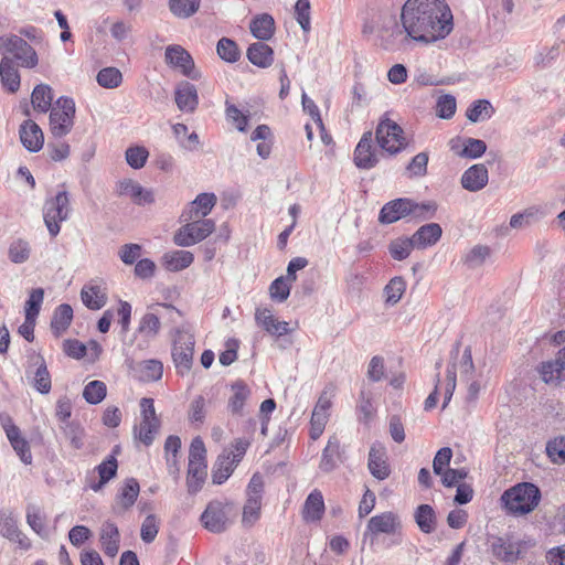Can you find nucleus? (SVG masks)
Masks as SVG:
<instances>
[{
	"label": "nucleus",
	"instance_id": "obj_32",
	"mask_svg": "<svg viewBox=\"0 0 565 565\" xmlns=\"http://www.w3.org/2000/svg\"><path fill=\"white\" fill-rule=\"evenodd\" d=\"M83 303L90 310H98L106 305L107 294L98 285H85L81 291Z\"/></svg>",
	"mask_w": 565,
	"mask_h": 565
},
{
	"label": "nucleus",
	"instance_id": "obj_6",
	"mask_svg": "<svg viewBox=\"0 0 565 565\" xmlns=\"http://www.w3.org/2000/svg\"><path fill=\"white\" fill-rule=\"evenodd\" d=\"M74 116V100L68 97H60L50 114L51 134L58 139L66 136L73 128Z\"/></svg>",
	"mask_w": 565,
	"mask_h": 565
},
{
	"label": "nucleus",
	"instance_id": "obj_19",
	"mask_svg": "<svg viewBox=\"0 0 565 565\" xmlns=\"http://www.w3.org/2000/svg\"><path fill=\"white\" fill-rule=\"evenodd\" d=\"M118 194L130 198L138 205L150 204L154 201L152 191L146 190L131 179H125L118 183Z\"/></svg>",
	"mask_w": 565,
	"mask_h": 565
},
{
	"label": "nucleus",
	"instance_id": "obj_31",
	"mask_svg": "<svg viewBox=\"0 0 565 565\" xmlns=\"http://www.w3.org/2000/svg\"><path fill=\"white\" fill-rule=\"evenodd\" d=\"M249 29L254 38L267 41L275 33L274 18L268 13L259 14L250 21Z\"/></svg>",
	"mask_w": 565,
	"mask_h": 565
},
{
	"label": "nucleus",
	"instance_id": "obj_2",
	"mask_svg": "<svg viewBox=\"0 0 565 565\" xmlns=\"http://www.w3.org/2000/svg\"><path fill=\"white\" fill-rule=\"evenodd\" d=\"M541 501V491L531 482H521L501 495V502L507 512L514 516L526 515L534 511Z\"/></svg>",
	"mask_w": 565,
	"mask_h": 565
},
{
	"label": "nucleus",
	"instance_id": "obj_18",
	"mask_svg": "<svg viewBox=\"0 0 565 565\" xmlns=\"http://www.w3.org/2000/svg\"><path fill=\"white\" fill-rule=\"evenodd\" d=\"M129 367L137 380L146 383L159 381L163 373V364L156 359L132 362Z\"/></svg>",
	"mask_w": 565,
	"mask_h": 565
},
{
	"label": "nucleus",
	"instance_id": "obj_29",
	"mask_svg": "<svg viewBox=\"0 0 565 565\" xmlns=\"http://www.w3.org/2000/svg\"><path fill=\"white\" fill-rule=\"evenodd\" d=\"M0 77L3 86L15 93L20 87V74L10 56L4 55L0 62Z\"/></svg>",
	"mask_w": 565,
	"mask_h": 565
},
{
	"label": "nucleus",
	"instance_id": "obj_3",
	"mask_svg": "<svg viewBox=\"0 0 565 565\" xmlns=\"http://www.w3.org/2000/svg\"><path fill=\"white\" fill-rule=\"evenodd\" d=\"M206 449L203 440L195 437L189 450V467L186 476L188 491L191 494L199 492L206 479Z\"/></svg>",
	"mask_w": 565,
	"mask_h": 565
},
{
	"label": "nucleus",
	"instance_id": "obj_44",
	"mask_svg": "<svg viewBox=\"0 0 565 565\" xmlns=\"http://www.w3.org/2000/svg\"><path fill=\"white\" fill-rule=\"evenodd\" d=\"M161 328L160 318L154 312H147L140 319L138 332L141 333L148 340L154 339Z\"/></svg>",
	"mask_w": 565,
	"mask_h": 565
},
{
	"label": "nucleus",
	"instance_id": "obj_60",
	"mask_svg": "<svg viewBox=\"0 0 565 565\" xmlns=\"http://www.w3.org/2000/svg\"><path fill=\"white\" fill-rule=\"evenodd\" d=\"M159 532V522L154 514L146 516L141 524L140 536L145 543H151L154 541Z\"/></svg>",
	"mask_w": 565,
	"mask_h": 565
},
{
	"label": "nucleus",
	"instance_id": "obj_38",
	"mask_svg": "<svg viewBox=\"0 0 565 565\" xmlns=\"http://www.w3.org/2000/svg\"><path fill=\"white\" fill-rule=\"evenodd\" d=\"M36 371L34 372L32 386L41 394H47L52 387L51 375L42 355L36 356Z\"/></svg>",
	"mask_w": 565,
	"mask_h": 565
},
{
	"label": "nucleus",
	"instance_id": "obj_45",
	"mask_svg": "<svg viewBox=\"0 0 565 565\" xmlns=\"http://www.w3.org/2000/svg\"><path fill=\"white\" fill-rule=\"evenodd\" d=\"M414 248H416V246L412 236L396 238L388 245L390 254L396 260L406 259Z\"/></svg>",
	"mask_w": 565,
	"mask_h": 565
},
{
	"label": "nucleus",
	"instance_id": "obj_11",
	"mask_svg": "<svg viewBox=\"0 0 565 565\" xmlns=\"http://www.w3.org/2000/svg\"><path fill=\"white\" fill-rule=\"evenodd\" d=\"M457 370L460 371L461 375H468L472 373L473 362L471 350L469 348L465 349L458 363L454 361L447 369L443 408H446L456 388Z\"/></svg>",
	"mask_w": 565,
	"mask_h": 565
},
{
	"label": "nucleus",
	"instance_id": "obj_34",
	"mask_svg": "<svg viewBox=\"0 0 565 565\" xmlns=\"http://www.w3.org/2000/svg\"><path fill=\"white\" fill-rule=\"evenodd\" d=\"M324 512V502L322 493L313 490L306 499L303 505V519L307 522L319 521Z\"/></svg>",
	"mask_w": 565,
	"mask_h": 565
},
{
	"label": "nucleus",
	"instance_id": "obj_21",
	"mask_svg": "<svg viewBox=\"0 0 565 565\" xmlns=\"http://www.w3.org/2000/svg\"><path fill=\"white\" fill-rule=\"evenodd\" d=\"M215 203L216 196L213 193H201L183 211L181 220H191L193 217L205 218Z\"/></svg>",
	"mask_w": 565,
	"mask_h": 565
},
{
	"label": "nucleus",
	"instance_id": "obj_48",
	"mask_svg": "<svg viewBox=\"0 0 565 565\" xmlns=\"http://www.w3.org/2000/svg\"><path fill=\"white\" fill-rule=\"evenodd\" d=\"M97 83L104 88H117L122 82V74L116 67L102 68L97 74Z\"/></svg>",
	"mask_w": 565,
	"mask_h": 565
},
{
	"label": "nucleus",
	"instance_id": "obj_12",
	"mask_svg": "<svg viewBox=\"0 0 565 565\" xmlns=\"http://www.w3.org/2000/svg\"><path fill=\"white\" fill-rule=\"evenodd\" d=\"M164 60L168 65L179 70L184 76L192 79L199 77L194 61L190 53L181 45L173 44L166 47Z\"/></svg>",
	"mask_w": 565,
	"mask_h": 565
},
{
	"label": "nucleus",
	"instance_id": "obj_41",
	"mask_svg": "<svg viewBox=\"0 0 565 565\" xmlns=\"http://www.w3.org/2000/svg\"><path fill=\"white\" fill-rule=\"evenodd\" d=\"M201 0H169L170 12L180 19L194 15L200 9Z\"/></svg>",
	"mask_w": 565,
	"mask_h": 565
},
{
	"label": "nucleus",
	"instance_id": "obj_30",
	"mask_svg": "<svg viewBox=\"0 0 565 565\" xmlns=\"http://www.w3.org/2000/svg\"><path fill=\"white\" fill-rule=\"evenodd\" d=\"M140 492V487L135 478L127 479L117 495L118 513L129 510L136 502Z\"/></svg>",
	"mask_w": 565,
	"mask_h": 565
},
{
	"label": "nucleus",
	"instance_id": "obj_10",
	"mask_svg": "<svg viewBox=\"0 0 565 565\" xmlns=\"http://www.w3.org/2000/svg\"><path fill=\"white\" fill-rule=\"evenodd\" d=\"M230 515H233V507L231 504L212 501L202 513L201 522L210 532L221 533L231 523Z\"/></svg>",
	"mask_w": 565,
	"mask_h": 565
},
{
	"label": "nucleus",
	"instance_id": "obj_16",
	"mask_svg": "<svg viewBox=\"0 0 565 565\" xmlns=\"http://www.w3.org/2000/svg\"><path fill=\"white\" fill-rule=\"evenodd\" d=\"M367 468L377 480H385L391 473L387 454L384 446L374 444L369 452Z\"/></svg>",
	"mask_w": 565,
	"mask_h": 565
},
{
	"label": "nucleus",
	"instance_id": "obj_49",
	"mask_svg": "<svg viewBox=\"0 0 565 565\" xmlns=\"http://www.w3.org/2000/svg\"><path fill=\"white\" fill-rule=\"evenodd\" d=\"M107 393L106 384L102 381H92L84 387L83 397L89 404L96 405L100 403Z\"/></svg>",
	"mask_w": 565,
	"mask_h": 565
},
{
	"label": "nucleus",
	"instance_id": "obj_36",
	"mask_svg": "<svg viewBox=\"0 0 565 565\" xmlns=\"http://www.w3.org/2000/svg\"><path fill=\"white\" fill-rule=\"evenodd\" d=\"M340 439L335 435L331 436L322 451L319 466L322 471L330 472L335 468L337 459L340 458Z\"/></svg>",
	"mask_w": 565,
	"mask_h": 565
},
{
	"label": "nucleus",
	"instance_id": "obj_5",
	"mask_svg": "<svg viewBox=\"0 0 565 565\" xmlns=\"http://www.w3.org/2000/svg\"><path fill=\"white\" fill-rule=\"evenodd\" d=\"M185 222L173 236V242L178 246L189 247L205 239L215 230V222L211 218L193 217L182 220Z\"/></svg>",
	"mask_w": 565,
	"mask_h": 565
},
{
	"label": "nucleus",
	"instance_id": "obj_39",
	"mask_svg": "<svg viewBox=\"0 0 565 565\" xmlns=\"http://www.w3.org/2000/svg\"><path fill=\"white\" fill-rule=\"evenodd\" d=\"M73 319V309L67 303L60 305L52 318L51 329L56 337H60L71 324Z\"/></svg>",
	"mask_w": 565,
	"mask_h": 565
},
{
	"label": "nucleus",
	"instance_id": "obj_50",
	"mask_svg": "<svg viewBox=\"0 0 565 565\" xmlns=\"http://www.w3.org/2000/svg\"><path fill=\"white\" fill-rule=\"evenodd\" d=\"M491 248L489 246L476 245L462 258L469 268L481 266L490 257Z\"/></svg>",
	"mask_w": 565,
	"mask_h": 565
},
{
	"label": "nucleus",
	"instance_id": "obj_43",
	"mask_svg": "<svg viewBox=\"0 0 565 565\" xmlns=\"http://www.w3.org/2000/svg\"><path fill=\"white\" fill-rule=\"evenodd\" d=\"M64 438L74 449H81L84 446V428L77 422H70L58 426Z\"/></svg>",
	"mask_w": 565,
	"mask_h": 565
},
{
	"label": "nucleus",
	"instance_id": "obj_53",
	"mask_svg": "<svg viewBox=\"0 0 565 565\" xmlns=\"http://www.w3.org/2000/svg\"><path fill=\"white\" fill-rule=\"evenodd\" d=\"M159 427V420H141L139 428L135 427V434L143 445L149 446L152 444Z\"/></svg>",
	"mask_w": 565,
	"mask_h": 565
},
{
	"label": "nucleus",
	"instance_id": "obj_25",
	"mask_svg": "<svg viewBox=\"0 0 565 565\" xmlns=\"http://www.w3.org/2000/svg\"><path fill=\"white\" fill-rule=\"evenodd\" d=\"M488 170L483 164H475L466 170L461 177L462 188L475 192L481 190L488 183Z\"/></svg>",
	"mask_w": 565,
	"mask_h": 565
},
{
	"label": "nucleus",
	"instance_id": "obj_8",
	"mask_svg": "<svg viewBox=\"0 0 565 565\" xmlns=\"http://www.w3.org/2000/svg\"><path fill=\"white\" fill-rule=\"evenodd\" d=\"M375 137L381 149L390 154H396L406 147L402 127L388 118L379 122Z\"/></svg>",
	"mask_w": 565,
	"mask_h": 565
},
{
	"label": "nucleus",
	"instance_id": "obj_1",
	"mask_svg": "<svg viewBox=\"0 0 565 565\" xmlns=\"http://www.w3.org/2000/svg\"><path fill=\"white\" fill-rule=\"evenodd\" d=\"M401 20L407 36L422 43L444 39L452 30L451 10L445 0H407Z\"/></svg>",
	"mask_w": 565,
	"mask_h": 565
},
{
	"label": "nucleus",
	"instance_id": "obj_26",
	"mask_svg": "<svg viewBox=\"0 0 565 565\" xmlns=\"http://www.w3.org/2000/svg\"><path fill=\"white\" fill-rule=\"evenodd\" d=\"M246 55L252 64L260 68H267L274 62V51L268 44L264 43V41L250 44Z\"/></svg>",
	"mask_w": 565,
	"mask_h": 565
},
{
	"label": "nucleus",
	"instance_id": "obj_13",
	"mask_svg": "<svg viewBox=\"0 0 565 565\" xmlns=\"http://www.w3.org/2000/svg\"><path fill=\"white\" fill-rule=\"evenodd\" d=\"M0 534L7 540L17 543L20 548L29 550L30 540L18 527L17 519L12 512H0Z\"/></svg>",
	"mask_w": 565,
	"mask_h": 565
},
{
	"label": "nucleus",
	"instance_id": "obj_24",
	"mask_svg": "<svg viewBox=\"0 0 565 565\" xmlns=\"http://www.w3.org/2000/svg\"><path fill=\"white\" fill-rule=\"evenodd\" d=\"M175 104L182 111L193 113L199 104L195 86L189 82H181L175 88Z\"/></svg>",
	"mask_w": 565,
	"mask_h": 565
},
{
	"label": "nucleus",
	"instance_id": "obj_9",
	"mask_svg": "<svg viewBox=\"0 0 565 565\" xmlns=\"http://www.w3.org/2000/svg\"><path fill=\"white\" fill-rule=\"evenodd\" d=\"M71 212L70 198L66 191L58 192L47 200L44 206V223L51 236L60 233V223L67 220Z\"/></svg>",
	"mask_w": 565,
	"mask_h": 565
},
{
	"label": "nucleus",
	"instance_id": "obj_62",
	"mask_svg": "<svg viewBox=\"0 0 565 565\" xmlns=\"http://www.w3.org/2000/svg\"><path fill=\"white\" fill-rule=\"evenodd\" d=\"M149 152L145 147H130L126 150V161L132 169H140L146 164Z\"/></svg>",
	"mask_w": 565,
	"mask_h": 565
},
{
	"label": "nucleus",
	"instance_id": "obj_37",
	"mask_svg": "<svg viewBox=\"0 0 565 565\" xmlns=\"http://www.w3.org/2000/svg\"><path fill=\"white\" fill-rule=\"evenodd\" d=\"M53 92L51 86L39 84L34 87L31 95V103L35 110L46 113L52 109Z\"/></svg>",
	"mask_w": 565,
	"mask_h": 565
},
{
	"label": "nucleus",
	"instance_id": "obj_59",
	"mask_svg": "<svg viewBox=\"0 0 565 565\" xmlns=\"http://www.w3.org/2000/svg\"><path fill=\"white\" fill-rule=\"evenodd\" d=\"M26 522L31 526V529L38 534L42 533L45 530V518L41 509L36 505H28Z\"/></svg>",
	"mask_w": 565,
	"mask_h": 565
},
{
	"label": "nucleus",
	"instance_id": "obj_47",
	"mask_svg": "<svg viewBox=\"0 0 565 565\" xmlns=\"http://www.w3.org/2000/svg\"><path fill=\"white\" fill-rule=\"evenodd\" d=\"M262 500L257 497L247 498L242 515V523L244 526L250 527L260 516Z\"/></svg>",
	"mask_w": 565,
	"mask_h": 565
},
{
	"label": "nucleus",
	"instance_id": "obj_20",
	"mask_svg": "<svg viewBox=\"0 0 565 565\" xmlns=\"http://www.w3.org/2000/svg\"><path fill=\"white\" fill-rule=\"evenodd\" d=\"M232 395L227 402V409L232 415L243 416L244 407L250 398L252 391L243 381H236L231 385Z\"/></svg>",
	"mask_w": 565,
	"mask_h": 565
},
{
	"label": "nucleus",
	"instance_id": "obj_22",
	"mask_svg": "<svg viewBox=\"0 0 565 565\" xmlns=\"http://www.w3.org/2000/svg\"><path fill=\"white\" fill-rule=\"evenodd\" d=\"M20 140L31 152L42 149L44 136L41 128L32 120H25L20 127Z\"/></svg>",
	"mask_w": 565,
	"mask_h": 565
},
{
	"label": "nucleus",
	"instance_id": "obj_42",
	"mask_svg": "<svg viewBox=\"0 0 565 565\" xmlns=\"http://www.w3.org/2000/svg\"><path fill=\"white\" fill-rule=\"evenodd\" d=\"M565 369L556 358L555 360L543 362L539 369L542 380L547 384H557L563 379Z\"/></svg>",
	"mask_w": 565,
	"mask_h": 565
},
{
	"label": "nucleus",
	"instance_id": "obj_46",
	"mask_svg": "<svg viewBox=\"0 0 565 565\" xmlns=\"http://www.w3.org/2000/svg\"><path fill=\"white\" fill-rule=\"evenodd\" d=\"M520 553V542H503L502 539H497V557L501 558L507 563H514L515 561H518Z\"/></svg>",
	"mask_w": 565,
	"mask_h": 565
},
{
	"label": "nucleus",
	"instance_id": "obj_35",
	"mask_svg": "<svg viewBox=\"0 0 565 565\" xmlns=\"http://www.w3.org/2000/svg\"><path fill=\"white\" fill-rule=\"evenodd\" d=\"M415 522L419 530L425 534H430L436 530V512L429 504H420L414 514Z\"/></svg>",
	"mask_w": 565,
	"mask_h": 565
},
{
	"label": "nucleus",
	"instance_id": "obj_51",
	"mask_svg": "<svg viewBox=\"0 0 565 565\" xmlns=\"http://www.w3.org/2000/svg\"><path fill=\"white\" fill-rule=\"evenodd\" d=\"M216 51L218 56L228 63L236 62L241 55L237 44L228 38H222L217 42Z\"/></svg>",
	"mask_w": 565,
	"mask_h": 565
},
{
	"label": "nucleus",
	"instance_id": "obj_40",
	"mask_svg": "<svg viewBox=\"0 0 565 565\" xmlns=\"http://www.w3.org/2000/svg\"><path fill=\"white\" fill-rule=\"evenodd\" d=\"M96 469L99 476V481L90 483L89 487L93 491L98 492L117 473L118 465L115 456H109L98 465Z\"/></svg>",
	"mask_w": 565,
	"mask_h": 565
},
{
	"label": "nucleus",
	"instance_id": "obj_33",
	"mask_svg": "<svg viewBox=\"0 0 565 565\" xmlns=\"http://www.w3.org/2000/svg\"><path fill=\"white\" fill-rule=\"evenodd\" d=\"M193 260V254L183 249L168 252L162 257L163 266L170 271H180L188 268Z\"/></svg>",
	"mask_w": 565,
	"mask_h": 565
},
{
	"label": "nucleus",
	"instance_id": "obj_27",
	"mask_svg": "<svg viewBox=\"0 0 565 565\" xmlns=\"http://www.w3.org/2000/svg\"><path fill=\"white\" fill-rule=\"evenodd\" d=\"M233 450L224 449L217 457L212 472L213 483L221 484L232 475L237 461L232 458Z\"/></svg>",
	"mask_w": 565,
	"mask_h": 565
},
{
	"label": "nucleus",
	"instance_id": "obj_15",
	"mask_svg": "<svg viewBox=\"0 0 565 565\" xmlns=\"http://www.w3.org/2000/svg\"><path fill=\"white\" fill-rule=\"evenodd\" d=\"M379 162L376 150L372 146V132L366 131L354 150V163L360 169H372Z\"/></svg>",
	"mask_w": 565,
	"mask_h": 565
},
{
	"label": "nucleus",
	"instance_id": "obj_58",
	"mask_svg": "<svg viewBox=\"0 0 565 565\" xmlns=\"http://www.w3.org/2000/svg\"><path fill=\"white\" fill-rule=\"evenodd\" d=\"M30 256L29 243L23 239L14 241L9 247V258L15 264H21L28 260Z\"/></svg>",
	"mask_w": 565,
	"mask_h": 565
},
{
	"label": "nucleus",
	"instance_id": "obj_28",
	"mask_svg": "<svg viewBox=\"0 0 565 565\" xmlns=\"http://www.w3.org/2000/svg\"><path fill=\"white\" fill-rule=\"evenodd\" d=\"M119 530L114 522L106 521L100 529V543L107 556L115 557L119 550Z\"/></svg>",
	"mask_w": 565,
	"mask_h": 565
},
{
	"label": "nucleus",
	"instance_id": "obj_55",
	"mask_svg": "<svg viewBox=\"0 0 565 565\" xmlns=\"http://www.w3.org/2000/svg\"><path fill=\"white\" fill-rule=\"evenodd\" d=\"M546 454L552 462L565 463V437H556L546 444Z\"/></svg>",
	"mask_w": 565,
	"mask_h": 565
},
{
	"label": "nucleus",
	"instance_id": "obj_54",
	"mask_svg": "<svg viewBox=\"0 0 565 565\" xmlns=\"http://www.w3.org/2000/svg\"><path fill=\"white\" fill-rule=\"evenodd\" d=\"M12 448L25 465L32 463V454L28 440L21 436V433L8 438Z\"/></svg>",
	"mask_w": 565,
	"mask_h": 565
},
{
	"label": "nucleus",
	"instance_id": "obj_4",
	"mask_svg": "<svg viewBox=\"0 0 565 565\" xmlns=\"http://www.w3.org/2000/svg\"><path fill=\"white\" fill-rule=\"evenodd\" d=\"M0 50L4 55L10 56L22 67L33 68L38 65L39 58L35 50L17 34L0 36Z\"/></svg>",
	"mask_w": 565,
	"mask_h": 565
},
{
	"label": "nucleus",
	"instance_id": "obj_61",
	"mask_svg": "<svg viewBox=\"0 0 565 565\" xmlns=\"http://www.w3.org/2000/svg\"><path fill=\"white\" fill-rule=\"evenodd\" d=\"M295 14L302 31L308 33L310 31V1L297 0Z\"/></svg>",
	"mask_w": 565,
	"mask_h": 565
},
{
	"label": "nucleus",
	"instance_id": "obj_63",
	"mask_svg": "<svg viewBox=\"0 0 565 565\" xmlns=\"http://www.w3.org/2000/svg\"><path fill=\"white\" fill-rule=\"evenodd\" d=\"M437 207V203L434 201H428L425 203H416L413 201L411 215L420 221L430 220L435 216Z\"/></svg>",
	"mask_w": 565,
	"mask_h": 565
},
{
	"label": "nucleus",
	"instance_id": "obj_17",
	"mask_svg": "<svg viewBox=\"0 0 565 565\" xmlns=\"http://www.w3.org/2000/svg\"><path fill=\"white\" fill-rule=\"evenodd\" d=\"M413 201L411 199H395L386 203L379 216L382 224H392L407 215H411Z\"/></svg>",
	"mask_w": 565,
	"mask_h": 565
},
{
	"label": "nucleus",
	"instance_id": "obj_56",
	"mask_svg": "<svg viewBox=\"0 0 565 565\" xmlns=\"http://www.w3.org/2000/svg\"><path fill=\"white\" fill-rule=\"evenodd\" d=\"M487 150V145L483 140L475 138H465L463 148L460 152L461 158L477 159L481 157Z\"/></svg>",
	"mask_w": 565,
	"mask_h": 565
},
{
	"label": "nucleus",
	"instance_id": "obj_23",
	"mask_svg": "<svg viewBox=\"0 0 565 565\" xmlns=\"http://www.w3.org/2000/svg\"><path fill=\"white\" fill-rule=\"evenodd\" d=\"M443 235V228L438 223L422 225L413 235L416 249H426L436 245Z\"/></svg>",
	"mask_w": 565,
	"mask_h": 565
},
{
	"label": "nucleus",
	"instance_id": "obj_7",
	"mask_svg": "<svg viewBox=\"0 0 565 565\" xmlns=\"http://www.w3.org/2000/svg\"><path fill=\"white\" fill-rule=\"evenodd\" d=\"M195 340L192 332L184 328H178L172 344V359L180 374L190 371L193 361Z\"/></svg>",
	"mask_w": 565,
	"mask_h": 565
},
{
	"label": "nucleus",
	"instance_id": "obj_64",
	"mask_svg": "<svg viewBox=\"0 0 565 565\" xmlns=\"http://www.w3.org/2000/svg\"><path fill=\"white\" fill-rule=\"evenodd\" d=\"M439 476L441 477V483L445 487H458V484H461L460 482L467 478L468 470L465 468L455 469L449 467Z\"/></svg>",
	"mask_w": 565,
	"mask_h": 565
},
{
	"label": "nucleus",
	"instance_id": "obj_57",
	"mask_svg": "<svg viewBox=\"0 0 565 565\" xmlns=\"http://www.w3.org/2000/svg\"><path fill=\"white\" fill-rule=\"evenodd\" d=\"M44 299V290L42 288L32 289L30 297L25 302V317L36 319Z\"/></svg>",
	"mask_w": 565,
	"mask_h": 565
},
{
	"label": "nucleus",
	"instance_id": "obj_14",
	"mask_svg": "<svg viewBox=\"0 0 565 565\" xmlns=\"http://www.w3.org/2000/svg\"><path fill=\"white\" fill-rule=\"evenodd\" d=\"M402 529L399 516L392 512H383L372 516L367 522V531L374 535L387 534L392 535Z\"/></svg>",
	"mask_w": 565,
	"mask_h": 565
},
{
	"label": "nucleus",
	"instance_id": "obj_52",
	"mask_svg": "<svg viewBox=\"0 0 565 565\" xmlns=\"http://www.w3.org/2000/svg\"><path fill=\"white\" fill-rule=\"evenodd\" d=\"M406 289V282L402 277H394L384 288L386 303H397Z\"/></svg>",
	"mask_w": 565,
	"mask_h": 565
}]
</instances>
